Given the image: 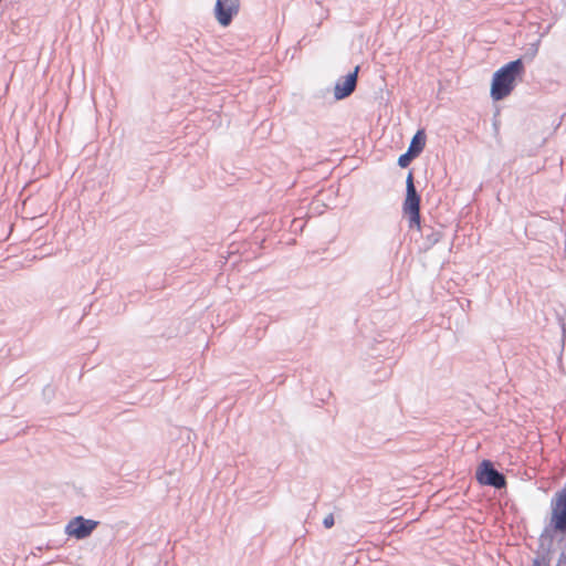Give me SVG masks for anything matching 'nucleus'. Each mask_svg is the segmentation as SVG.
<instances>
[{
	"label": "nucleus",
	"mask_w": 566,
	"mask_h": 566,
	"mask_svg": "<svg viewBox=\"0 0 566 566\" xmlns=\"http://www.w3.org/2000/svg\"><path fill=\"white\" fill-rule=\"evenodd\" d=\"M359 66H356L353 72H349L346 76L340 77L334 88V96L336 99H344L352 95L357 86Z\"/></svg>",
	"instance_id": "obj_5"
},
{
	"label": "nucleus",
	"mask_w": 566,
	"mask_h": 566,
	"mask_svg": "<svg viewBox=\"0 0 566 566\" xmlns=\"http://www.w3.org/2000/svg\"><path fill=\"white\" fill-rule=\"evenodd\" d=\"M548 539L552 541L551 533H543L542 534V541H548Z\"/></svg>",
	"instance_id": "obj_13"
},
{
	"label": "nucleus",
	"mask_w": 566,
	"mask_h": 566,
	"mask_svg": "<svg viewBox=\"0 0 566 566\" xmlns=\"http://www.w3.org/2000/svg\"><path fill=\"white\" fill-rule=\"evenodd\" d=\"M73 534L76 536V538H83V537H85L86 535H88L90 533H82V532H78V533H73Z\"/></svg>",
	"instance_id": "obj_14"
},
{
	"label": "nucleus",
	"mask_w": 566,
	"mask_h": 566,
	"mask_svg": "<svg viewBox=\"0 0 566 566\" xmlns=\"http://www.w3.org/2000/svg\"><path fill=\"white\" fill-rule=\"evenodd\" d=\"M532 566H543V562L539 559H534Z\"/></svg>",
	"instance_id": "obj_15"
},
{
	"label": "nucleus",
	"mask_w": 566,
	"mask_h": 566,
	"mask_svg": "<svg viewBox=\"0 0 566 566\" xmlns=\"http://www.w3.org/2000/svg\"><path fill=\"white\" fill-rule=\"evenodd\" d=\"M478 482L482 485L492 486L494 489H503L506 486L505 475L495 469L490 460H483L475 472Z\"/></svg>",
	"instance_id": "obj_3"
},
{
	"label": "nucleus",
	"mask_w": 566,
	"mask_h": 566,
	"mask_svg": "<svg viewBox=\"0 0 566 566\" xmlns=\"http://www.w3.org/2000/svg\"><path fill=\"white\" fill-rule=\"evenodd\" d=\"M396 527H397V526H394V527H391L389 531H390V532H394V531H396Z\"/></svg>",
	"instance_id": "obj_16"
},
{
	"label": "nucleus",
	"mask_w": 566,
	"mask_h": 566,
	"mask_svg": "<svg viewBox=\"0 0 566 566\" xmlns=\"http://www.w3.org/2000/svg\"><path fill=\"white\" fill-rule=\"evenodd\" d=\"M420 230L422 231V235H423L427 249L433 247L442 238V232L440 230H434L431 227H427V226H424L423 228L420 227Z\"/></svg>",
	"instance_id": "obj_9"
},
{
	"label": "nucleus",
	"mask_w": 566,
	"mask_h": 566,
	"mask_svg": "<svg viewBox=\"0 0 566 566\" xmlns=\"http://www.w3.org/2000/svg\"><path fill=\"white\" fill-rule=\"evenodd\" d=\"M323 525H324L325 528H331V527L334 526V516H333V514H328L327 516L324 517Z\"/></svg>",
	"instance_id": "obj_11"
},
{
	"label": "nucleus",
	"mask_w": 566,
	"mask_h": 566,
	"mask_svg": "<svg viewBox=\"0 0 566 566\" xmlns=\"http://www.w3.org/2000/svg\"><path fill=\"white\" fill-rule=\"evenodd\" d=\"M537 51H538V44L535 43L530 49V53H528L530 59H533L537 54Z\"/></svg>",
	"instance_id": "obj_12"
},
{
	"label": "nucleus",
	"mask_w": 566,
	"mask_h": 566,
	"mask_svg": "<svg viewBox=\"0 0 566 566\" xmlns=\"http://www.w3.org/2000/svg\"><path fill=\"white\" fill-rule=\"evenodd\" d=\"M99 525V522L76 516L70 520L64 526V531H94Z\"/></svg>",
	"instance_id": "obj_7"
},
{
	"label": "nucleus",
	"mask_w": 566,
	"mask_h": 566,
	"mask_svg": "<svg viewBox=\"0 0 566 566\" xmlns=\"http://www.w3.org/2000/svg\"><path fill=\"white\" fill-rule=\"evenodd\" d=\"M426 146V134L423 129H419L412 137L407 150L417 157L422 153Z\"/></svg>",
	"instance_id": "obj_8"
},
{
	"label": "nucleus",
	"mask_w": 566,
	"mask_h": 566,
	"mask_svg": "<svg viewBox=\"0 0 566 566\" xmlns=\"http://www.w3.org/2000/svg\"><path fill=\"white\" fill-rule=\"evenodd\" d=\"M417 156L413 154H410L409 150H407L405 154L400 155L398 158V165L401 168H406L410 165V163L416 158Z\"/></svg>",
	"instance_id": "obj_10"
},
{
	"label": "nucleus",
	"mask_w": 566,
	"mask_h": 566,
	"mask_svg": "<svg viewBox=\"0 0 566 566\" xmlns=\"http://www.w3.org/2000/svg\"><path fill=\"white\" fill-rule=\"evenodd\" d=\"M554 531H566V488L556 494V501L553 503Z\"/></svg>",
	"instance_id": "obj_6"
},
{
	"label": "nucleus",
	"mask_w": 566,
	"mask_h": 566,
	"mask_svg": "<svg viewBox=\"0 0 566 566\" xmlns=\"http://www.w3.org/2000/svg\"><path fill=\"white\" fill-rule=\"evenodd\" d=\"M522 59H516L500 67L492 77L491 97L493 101H502L509 96L516 85V80L524 74Z\"/></svg>",
	"instance_id": "obj_1"
},
{
	"label": "nucleus",
	"mask_w": 566,
	"mask_h": 566,
	"mask_svg": "<svg viewBox=\"0 0 566 566\" xmlns=\"http://www.w3.org/2000/svg\"><path fill=\"white\" fill-rule=\"evenodd\" d=\"M420 201L421 198L416 189L412 171H409L406 179V198L403 201V212L409 216V228L420 229Z\"/></svg>",
	"instance_id": "obj_2"
},
{
	"label": "nucleus",
	"mask_w": 566,
	"mask_h": 566,
	"mask_svg": "<svg viewBox=\"0 0 566 566\" xmlns=\"http://www.w3.org/2000/svg\"><path fill=\"white\" fill-rule=\"evenodd\" d=\"M239 0H217L214 6V15L222 27H228L233 18L239 13Z\"/></svg>",
	"instance_id": "obj_4"
}]
</instances>
